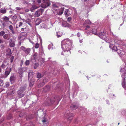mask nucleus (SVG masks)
Masks as SVG:
<instances>
[{"instance_id": "obj_1", "label": "nucleus", "mask_w": 126, "mask_h": 126, "mask_svg": "<svg viewBox=\"0 0 126 126\" xmlns=\"http://www.w3.org/2000/svg\"><path fill=\"white\" fill-rule=\"evenodd\" d=\"M61 47L63 52L61 55L67 56L71 54L70 50L72 48V44L68 39H64L62 42Z\"/></svg>"}, {"instance_id": "obj_2", "label": "nucleus", "mask_w": 126, "mask_h": 126, "mask_svg": "<svg viewBox=\"0 0 126 126\" xmlns=\"http://www.w3.org/2000/svg\"><path fill=\"white\" fill-rule=\"evenodd\" d=\"M52 9H53L52 10H54L53 12L55 14L59 15H62L63 13L64 9V7L61 8L60 9L59 8V5L57 4H53Z\"/></svg>"}, {"instance_id": "obj_3", "label": "nucleus", "mask_w": 126, "mask_h": 126, "mask_svg": "<svg viewBox=\"0 0 126 126\" xmlns=\"http://www.w3.org/2000/svg\"><path fill=\"white\" fill-rule=\"evenodd\" d=\"M114 41L115 44L119 45V46H117V49L116 51L120 55H122L123 54L124 56L123 53L124 52L123 51V48L121 44L122 41L119 40L117 41L116 39Z\"/></svg>"}, {"instance_id": "obj_4", "label": "nucleus", "mask_w": 126, "mask_h": 126, "mask_svg": "<svg viewBox=\"0 0 126 126\" xmlns=\"http://www.w3.org/2000/svg\"><path fill=\"white\" fill-rule=\"evenodd\" d=\"M105 34V31H104L103 32H101L99 33H98L97 35H98L101 39L105 40L106 42H107L108 41H109L108 40L109 39L108 37H106Z\"/></svg>"}, {"instance_id": "obj_5", "label": "nucleus", "mask_w": 126, "mask_h": 126, "mask_svg": "<svg viewBox=\"0 0 126 126\" xmlns=\"http://www.w3.org/2000/svg\"><path fill=\"white\" fill-rule=\"evenodd\" d=\"M27 87L26 84H25L23 86L20 87V89L18 91V93L20 98H21L24 96V94H22L23 92L24 91Z\"/></svg>"}, {"instance_id": "obj_6", "label": "nucleus", "mask_w": 126, "mask_h": 126, "mask_svg": "<svg viewBox=\"0 0 126 126\" xmlns=\"http://www.w3.org/2000/svg\"><path fill=\"white\" fill-rule=\"evenodd\" d=\"M43 3L41 5L42 7L45 8L49 6L50 4L49 0H43Z\"/></svg>"}, {"instance_id": "obj_7", "label": "nucleus", "mask_w": 126, "mask_h": 126, "mask_svg": "<svg viewBox=\"0 0 126 126\" xmlns=\"http://www.w3.org/2000/svg\"><path fill=\"white\" fill-rule=\"evenodd\" d=\"M64 116L68 120H71L72 119V117L73 116V114L70 113L69 111L67 110L65 112L64 114Z\"/></svg>"}, {"instance_id": "obj_8", "label": "nucleus", "mask_w": 126, "mask_h": 126, "mask_svg": "<svg viewBox=\"0 0 126 126\" xmlns=\"http://www.w3.org/2000/svg\"><path fill=\"white\" fill-rule=\"evenodd\" d=\"M125 67L124 65H122L121 66V67L120 70V71L121 73V74L122 75L121 76L122 79L123 78H125V75L126 73V70L125 69Z\"/></svg>"}, {"instance_id": "obj_9", "label": "nucleus", "mask_w": 126, "mask_h": 126, "mask_svg": "<svg viewBox=\"0 0 126 126\" xmlns=\"http://www.w3.org/2000/svg\"><path fill=\"white\" fill-rule=\"evenodd\" d=\"M21 49L27 55L29 54L30 52V49L29 48H26L22 46L20 47Z\"/></svg>"}, {"instance_id": "obj_10", "label": "nucleus", "mask_w": 126, "mask_h": 126, "mask_svg": "<svg viewBox=\"0 0 126 126\" xmlns=\"http://www.w3.org/2000/svg\"><path fill=\"white\" fill-rule=\"evenodd\" d=\"M43 11V10L42 9H41L37 10L35 14V15L37 16H39L40 15H41Z\"/></svg>"}, {"instance_id": "obj_11", "label": "nucleus", "mask_w": 126, "mask_h": 126, "mask_svg": "<svg viewBox=\"0 0 126 126\" xmlns=\"http://www.w3.org/2000/svg\"><path fill=\"white\" fill-rule=\"evenodd\" d=\"M12 70V68H7L5 70V75L6 78L8 75H9Z\"/></svg>"}, {"instance_id": "obj_12", "label": "nucleus", "mask_w": 126, "mask_h": 126, "mask_svg": "<svg viewBox=\"0 0 126 126\" xmlns=\"http://www.w3.org/2000/svg\"><path fill=\"white\" fill-rule=\"evenodd\" d=\"M71 10H68V9H66L64 12V14L66 16H67L70 15L71 14Z\"/></svg>"}, {"instance_id": "obj_13", "label": "nucleus", "mask_w": 126, "mask_h": 126, "mask_svg": "<svg viewBox=\"0 0 126 126\" xmlns=\"http://www.w3.org/2000/svg\"><path fill=\"white\" fill-rule=\"evenodd\" d=\"M62 25L63 26L65 27H67L69 28H70L71 25L67 23L66 21H64L63 22Z\"/></svg>"}, {"instance_id": "obj_14", "label": "nucleus", "mask_w": 126, "mask_h": 126, "mask_svg": "<svg viewBox=\"0 0 126 126\" xmlns=\"http://www.w3.org/2000/svg\"><path fill=\"white\" fill-rule=\"evenodd\" d=\"M43 123L45 126H47L48 125V120L44 117L42 120Z\"/></svg>"}, {"instance_id": "obj_15", "label": "nucleus", "mask_w": 126, "mask_h": 126, "mask_svg": "<svg viewBox=\"0 0 126 126\" xmlns=\"http://www.w3.org/2000/svg\"><path fill=\"white\" fill-rule=\"evenodd\" d=\"M33 76V73L32 71L30 70L29 71L28 73V79L29 80L30 79H32Z\"/></svg>"}, {"instance_id": "obj_16", "label": "nucleus", "mask_w": 126, "mask_h": 126, "mask_svg": "<svg viewBox=\"0 0 126 126\" xmlns=\"http://www.w3.org/2000/svg\"><path fill=\"white\" fill-rule=\"evenodd\" d=\"M125 78H124L123 79H122V85L123 88L126 90V83L125 82Z\"/></svg>"}, {"instance_id": "obj_17", "label": "nucleus", "mask_w": 126, "mask_h": 126, "mask_svg": "<svg viewBox=\"0 0 126 126\" xmlns=\"http://www.w3.org/2000/svg\"><path fill=\"white\" fill-rule=\"evenodd\" d=\"M23 71L21 68H19L18 69V73L19 74V76L22 77L23 76Z\"/></svg>"}, {"instance_id": "obj_18", "label": "nucleus", "mask_w": 126, "mask_h": 126, "mask_svg": "<svg viewBox=\"0 0 126 126\" xmlns=\"http://www.w3.org/2000/svg\"><path fill=\"white\" fill-rule=\"evenodd\" d=\"M9 46L11 47H13L15 45L14 41L12 39H11L10 41Z\"/></svg>"}, {"instance_id": "obj_19", "label": "nucleus", "mask_w": 126, "mask_h": 126, "mask_svg": "<svg viewBox=\"0 0 126 126\" xmlns=\"http://www.w3.org/2000/svg\"><path fill=\"white\" fill-rule=\"evenodd\" d=\"M91 23V22L90 20H87L85 21L83 24V26L84 27H85L86 25L90 24Z\"/></svg>"}, {"instance_id": "obj_20", "label": "nucleus", "mask_w": 126, "mask_h": 126, "mask_svg": "<svg viewBox=\"0 0 126 126\" xmlns=\"http://www.w3.org/2000/svg\"><path fill=\"white\" fill-rule=\"evenodd\" d=\"M38 7L35 5H33L32 7L30 8V10L31 12L34 11L35 9H37Z\"/></svg>"}, {"instance_id": "obj_21", "label": "nucleus", "mask_w": 126, "mask_h": 126, "mask_svg": "<svg viewBox=\"0 0 126 126\" xmlns=\"http://www.w3.org/2000/svg\"><path fill=\"white\" fill-rule=\"evenodd\" d=\"M77 108L78 106H77L74 105L73 104H72L70 107V109L72 110H75Z\"/></svg>"}, {"instance_id": "obj_22", "label": "nucleus", "mask_w": 126, "mask_h": 126, "mask_svg": "<svg viewBox=\"0 0 126 126\" xmlns=\"http://www.w3.org/2000/svg\"><path fill=\"white\" fill-rule=\"evenodd\" d=\"M9 29L11 31L12 34H14L16 33V32L14 31L13 27L12 25H10L9 26Z\"/></svg>"}, {"instance_id": "obj_23", "label": "nucleus", "mask_w": 126, "mask_h": 126, "mask_svg": "<svg viewBox=\"0 0 126 126\" xmlns=\"http://www.w3.org/2000/svg\"><path fill=\"white\" fill-rule=\"evenodd\" d=\"M41 22V20L39 18L37 19L35 22V25H39Z\"/></svg>"}, {"instance_id": "obj_24", "label": "nucleus", "mask_w": 126, "mask_h": 126, "mask_svg": "<svg viewBox=\"0 0 126 126\" xmlns=\"http://www.w3.org/2000/svg\"><path fill=\"white\" fill-rule=\"evenodd\" d=\"M10 80L11 83H14L15 81V77L14 76H12L10 78Z\"/></svg>"}, {"instance_id": "obj_25", "label": "nucleus", "mask_w": 126, "mask_h": 126, "mask_svg": "<svg viewBox=\"0 0 126 126\" xmlns=\"http://www.w3.org/2000/svg\"><path fill=\"white\" fill-rule=\"evenodd\" d=\"M6 62H4L1 65V67L2 68L4 69L5 68L6 66L8 64H6Z\"/></svg>"}, {"instance_id": "obj_26", "label": "nucleus", "mask_w": 126, "mask_h": 126, "mask_svg": "<svg viewBox=\"0 0 126 126\" xmlns=\"http://www.w3.org/2000/svg\"><path fill=\"white\" fill-rule=\"evenodd\" d=\"M30 80L29 81V86L32 87V86L34 84V81L33 80L30 79Z\"/></svg>"}, {"instance_id": "obj_27", "label": "nucleus", "mask_w": 126, "mask_h": 126, "mask_svg": "<svg viewBox=\"0 0 126 126\" xmlns=\"http://www.w3.org/2000/svg\"><path fill=\"white\" fill-rule=\"evenodd\" d=\"M6 9H5L0 8V13L4 14L6 13Z\"/></svg>"}, {"instance_id": "obj_28", "label": "nucleus", "mask_w": 126, "mask_h": 126, "mask_svg": "<svg viewBox=\"0 0 126 126\" xmlns=\"http://www.w3.org/2000/svg\"><path fill=\"white\" fill-rule=\"evenodd\" d=\"M45 79H44L43 80V82L42 83H40L38 85V86L39 87H42L45 84Z\"/></svg>"}, {"instance_id": "obj_29", "label": "nucleus", "mask_w": 126, "mask_h": 126, "mask_svg": "<svg viewBox=\"0 0 126 126\" xmlns=\"http://www.w3.org/2000/svg\"><path fill=\"white\" fill-rule=\"evenodd\" d=\"M53 45L52 43H51L49 44L48 47V48L49 49H51L52 50L53 49Z\"/></svg>"}, {"instance_id": "obj_30", "label": "nucleus", "mask_w": 126, "mask_h": 126, "mask_svg": "<svg viewBox=\"0 0 126 126\" xmlns=\"http://www.w3.org/2000/svg\"><path fill=\"white\" fill-rule=\"evenodd\" d=\"M92 33L95 34V35H97V30L95 29H93L92 30Z\"/></svg>"}, {"instance_id": "obj_31", "label": "nucleus", "mask_w": 126, "mask_h": 126, "mask_svg": "<svg viewBox=\"0 0 126 126\" xmlns=\"http://www.w3.org/2000/svg\"><path fill=\"white\" fill-rule=\"evenodd\" d=\"M43 76L42 75V74L39 73H37V77L38 79H40Z\"/></svg>"}, {"instance_id": "obj_32", "label": "nucleus", "mask_w": 126, "mask_h": 126, "mask_svg": "<svg viewBox=\"0 0 126 126\" xmlns=\"http://www.w3.org/2000/svg\"><path fill=\"white\" fill-rule=\"evenodd\" d=\"M117 47L115 46V45L113 47H112V48H111L112 50L114 51H116V50H117Z\"/></svg>"}, {"instance_id": "obj_33", "label": "nucleus", "mask_w": 126, "mask_h": 126, "mask_svg": "<svg viewBox=\"0 0 126 126\" xmlns=\"http://www.w3.org/2000/svg\"><path fill=\"white\" fill-rule=\"evenodd\" d=\"M117 47L115 46V45L113 47H112V48H111L112 50L114 51H116V50H117Z\"/></svg>"}, {"instance_id": "obj_34", "label": "nucleus", "mask_w": 126, "mask_h": 126, "mask_svg": "<svg viewBox=\"0 0 126 126\" xmlns=\"http://www.w3.org/2000/svg\"><path fill=\"white\" fill-rule=\"evenodd\" d=\"M39 65V64L38 63H35L33 66L34 68L35 69H36Z\"/></svg>"}, {"instance_id": "obj_35", "label": "nucleus", "mask_w": 126, "mask_h": 126, "mask_svg": "<svg viewBox=\"0 0 126 126\" xmlns=\"http://www.w3.org/2000/svg\"><path fill=\"white\" fill-rule=\"evenodd\" d=\"M23 25V23L22 22H19V25H18V26H16V28H17L18 27H21Z\"/></svg>"}, {"instance_id": "obj_36", "label": "nucleus", "mask_w": 126, "mask_h": 126, "mask_svg": "<svg viewBox=\"0 0 126 126\" xmlns=\"http://www.w3.org/2000/svg\"><path fill=\"white\" fill-rule=\"evenodd\" d=\"M45 60V59L44 58H41L40 59V60H39V61H40V62L41 63V65H42L44 63Z\"/></svg>"}, {"instance_id": "obj_37", "label": "nucleus", "mask_w": 126, "mask_h": 126, "mask_svg": "<svg viewBox=\"0 0 126 126\" xmlns=\"http://www.w3.org/2000/svg\"><path fill=\"white\" fill-rule=\"evenodd\" d=\"M31 21H29V20L28 19H27V20H26V21H25V22L28 24L29 25H30V26H31V22H30Z\"/></svg>"}, {"instance_id": "obj_38", "label": "nucleus", "mask_w": 126, "mask_h": 126, "mask_svg": "<svg viewBox=\"0 0 126 126\" xmlns=\"http://www.w3.org/2000/svg\"><path fill=\"white\" fill-rule=\"evenodd\" d=\"M126 113V111L125 110H122L121 111V113L122 115H124Z\"/></svg>"}, {"instance_id": "obj_39", "label": "nucleus", "mask_w": 126, "mask_h": 126, "mask_svg": "<svg viewBox=\"0 0 126 126\" xmlns=\"http://www.w3.org/2000/svg\"><path fill=\"white\" fill-rule=\"evenodd\" d=\"M3 17V19L5 21H7L9 20V18L7 16H4Z\"/></svg>"}, {"instance_id": "obj_40", "label": "nucleus", "mask_w": 126, "mask_h": 126, "mask_svg": "<svg viewBox=\"0 0 126 126\" xmlns=\"http://www.w3.org/2000/svg\"><path fill=\"white\" fill-rule=\"evenodd\" d=\"M5 87L7 88L10 85V84L9 82H7L5 83Z\"/></svg>"}, {"instance_id": "obj_41", "label": "nucleus", "mask_w": 126, "mask_h": 126, "mask_svg": "<svg viewBox=\"0 0 126 126\" xmlns=\"http://www.w3.org/2000/svg\"><path fill=\"white\" fill-rule=\"evenodd\" d=\"M39 47V45L38 43H37L35 44V47L36 48H38Z\"/></svg>"}, {"instance_id": "obj_42", "label": "nucleus", "mask_w": 126, "mask_h": 126, "mask_svg": "<svg viewBox=\"0 0 126 126\" xmlns=\"http://www.w3.org/2000/svg\"><path fill=\"white\" fill-rule=\"evenodd\" d=\"M3 84V81L0 79V86H2Z\"/></svg>"}, {"instance_id": "obj_43", "label": "nucleus", "mask_w": 126, "mask_h": 126, "mask_svg": "<svg viewBox=\"0 0 126 126\" xmlns=\"http://www.w3.org/2000/svg\"><path fill=\"white\" fill-rule=\"evenodd\" d=\"M8 34H6L4 35L3 36V38L5 39H6L8 37Z\"/></svg>"}, {"instance_id": "obj_44", "label": "nucleus", "mask_w": 126, "mask_h": 126, "mask_svg": "<svg viewBox=\"0 0 126 126\" xmlns=\"http://www.w3.org/2000/svg\"><path fill=\"white\" fill-rule=\"evenodd\" d=\"M25 64L26 65H29L30 64L29 61L28 60H26L25 62Z\"/></svg>"}, {"instance_id": "obj_45", "label": "nucleus", "mask_w": 126, "mask_h": 126, "mask_svg": "<svg viewBox=\"0 0 126 126\" xmlns=\"http://www.w3.org/2000/svg\"><path fill=\"white\" fill-rule=\"evenodd\" d=\"M21 68L22 69L23 71V72L24 71H26L27 70V67H22Z\"/></svg>"}, {"instance_id": "obj_46", "label": "nucleus", "mask_w": 126, "mask_h": 126, "mask_svg": "<svg viewBox=\"0 0 126 126\" xmlns=\"http://www.w3.org/2000/svg\"><path fill=\"white\" fill-rule=\"evenodd\" d=\"M49 86H46L45 87L44 89H45V91H47L49 89Z\"/></svg>"}, {"instance_id": "obj_47", "label": "nucleus", "mask_w": 126, "mask_h": 126, "mask_svg": "<svg viewBox=\"0 0 126 126\" xmlns=\"http://www.w3.org/2000/svg\"><path fill=\"white\" fill-rule=\"evenodd\" d=\"M5 32L4 31H1L0 32V35L2 36L5 34Z\"/></svg>"}, {"instance_id": "obj_48", "label": "nucleus", "mask_w": 126, "mask_h": 126, "mask_svg": "<svg viewBox=\"0 0 126 126\" xmlns=\"http://www.w3.org/2000/svg\"><path fill=\"white\" fill-rule=\"evenodd\" d=\"M14 57L13 56H12L10 58V62L11 63H12L13 61Z\"/></svg>"}, {"instance_id": "obj_49", "label": "nucleus", "mask_w": 126, "mask_h": 126, "mask_svg": "<svg viewBox=\"0 0 126 126\" xmlns=\"http://www.w3.org/2000/svg\"><path fill=\"white\" fill-rule=\"evenodd\" d=\"M91 31H87L86 32V33L87 34V35H88L89 34H90V33H91Z\"/></svg>"}, {"instance_id": "obj_50", "label": "nucleus", "mask_w": 126, "mask_h": 126, "mask_svg": "<svg viewBox=\"0 0 126 126\" xmlns=\"http://www.w3.org/2000/svg\"><path fill=\"white\" fill-rule=\"evenodd\" d=\"M87 110L86 108L84 107L82 109V112H85Z\"/></svg>"}, {"instance_id": "obj_51", "label": "nucleus", "mask_w": 126, "mask_h": 126, "mask_svg": "<svg viewBox=\"0 0 126 126\" xmlns=\"http://www.w3.org/2000/svg\"><path fill=\"white\" fill-rule=\"evenodd\" d=\"M110 33H111V35L112 34V35L114 36V37H115L116 38H118V37L117 36H116L115 35H114L113 34V32H110Z\"/></svg>"}, {"instance_id": "obj_52", "label": "nucleus", "mask_w": 126, "mask_h": 126, "mask_svg": "<svg viewBox=\"0 0 126 126\" xmlns=\"http://www.w3.org/2000/svg\"><path fill=\"white\" fill-rule=\"evenodd\" d=\"M114 46V45L113 44H110V49L112 48V47H113Z\"/></svg>"}, {"instance_id": "obj_53", "label": "nucleus", "mask_w": 126, "mask_h": 126, "mask_svg": "<svg viewBox=\"0 0 126 126\" xmlns=\"http://www.w3.org/2000/svg\"><path fill=\"white\" fill-rule=\"evenodd\" d=\"M8 50L9 51V52L7 55H8L10 56L11 54V49H8Z\"/></svg>"}, {"instance_id": "obj_54", "label": "nucleus", "mask_w": 126, "mask_h": 126, "mask_svg": "<svg viewBox=\"0 0 126 126\" xmlns=\"http://www.w3.org/2000/svg\"><path fill=\"white\" fill-rule=\"evenodd\" d=\"M59 33H60V32H58L57 33V37H61L62 36V34H61L60 35L59 34Z\"/></svg>"}, {"instance_id": "obj_55", "label": "nucleus", "mask_w": 126, "mask_h": 126, "mask_svg": "<svg viewBox=\"0 0 126 126\" xmlns=\"http://www.w3.org/2000/svg\"><path fill=\"white\" fill-rule=\"evenodd\" d=\"M85 26H86V28L85 29V30H87L88 29H89L90 28V26L88 25H86Z\"/></svg>"}, {"instance_id": "obj_56", "label": "nucleus", "mask_w": 126, "mask_h": 126, "mask_svg": "<svg viewBox=\"0 0 126 126\" xmlns=\"http://www.w3.org/2000/svg\"><path fill=\"white\" fill-rule=\"evenodd\" d=\"M22 36H19L18 37V39H19L20 40V41H21L23 39V38H21L22 37Z\"/></svg>"}, {"instance_id": "obj_57", "label": "nucleus", "mask_w": 126, "mask_h": 126, "mask_svg": "<svg viewBox=\"0 0 126 126\" xmlns=\"http://www.w3.org/2000/svg\"><path fill=\"white\" fill-rule=\"evenodd\" d=\"M77 36L78 37H80L81 36V34L79 32H78L77 34Z\"/></svg>"}, {"instance_id": "obj_58", "label": "nucleus", "mask_w": 126, "mask_h": 126, "mask_svg": "<svg viewBox=\"0 0 126 126\" xmlns=\"http://www.w3.org/2000/svg\"><path fill=\"white\" fill-rule=\"evenodd\" d=\"M16 10H17L18 11H20L21 9V8L19 7H16Z\"/></svg>"}, {"instance_id": "obj_59", "label": "nucleus", "mask_w": 126, "mask_h": 126, "mask_svg": "<svg viewBox=\"0 0 126 126\" xmlns=\"http://www.w3.org/2000/svg\"><path fill=\"white\" fill-rule=\"evenodd\" d=\"M72 19V18L71 17H69L67 19V20L70 22Z\"/></svg>"}, {"instance_id": "obj_60", "label": "nucleus", "mask_w": 126, "mask_h": 126, "mask_svg": "<svg viewBox=\"0 0 126 126\" xmlns=\"http://www.w3.org/2000/svg\"><path fill=\"white\" fill-rule=\"evenodd\" d=\"M44 54V52L43 50H41V52L40 53V55H43Z\"/></svg>"}, {"instance_id": "obj_61", "label": "nucleus", "mask_w": 126, "mask_h": 126, "mask_svg": "<svg viewBox=\"0 0 126 126\" xmlns=\"http://www.w3.org/2000/svg\"><path fill=\"white\" fill-rule=\"evenodd\" d=\"M106 103L108 104V105L110 104V103L109 101L108 100H106Z\"/></svg>"}, {"instance_id": "obj_62", "label": "nucleus", "mask_w": 126, "mask_h": 126, "mask_svg": "<svg viewBox=\"0 0 126 126\" xmlns=\"http://www.w3.org/2000/svg\"><path fill=\"white\" fill-rule=\"evenodd\" d=\"M37 2L38 3H41V0H37Z\"/></svg>"}, {"instance_id": "obj_63", "label": "nucleus", "mask_w": 126, "mask_h": 126, "mask_svg": "<svg viewBox=\"0 0 126 126\" xmlns=\"http://www.w3.org/2000/svg\"><path fill=\"white\" fill-rule=\"evenodd\" d=\"M3 43V41L1 39H0V44L1 43Z\"/></svg>"}, {"instance_id": "obj_64", "label": "nucleus", "mask_w": 126, "mask_h": 126, "mask_svg": "<svg viewBox=\"0 0 126 126\" xmlns=\"http://www.w3.org/2000/svg\"><path fill=\"white\" fill-rule=\"evenodd\" d=\"M24 29H26V28H22L21 29V30L22 31H23L24 30Z\"/></svg>"}]
</instances>
